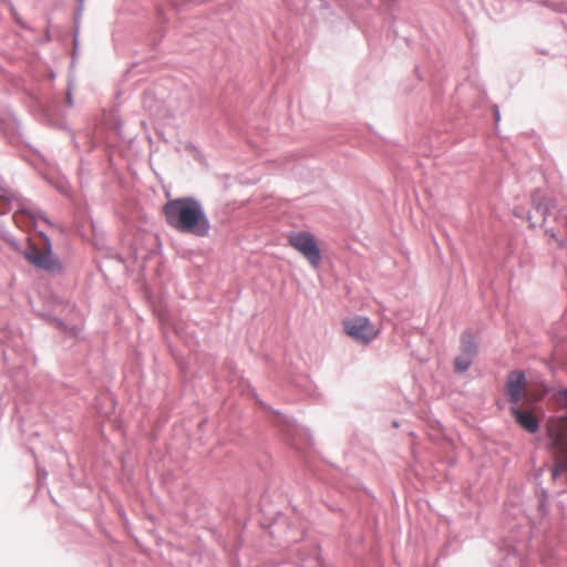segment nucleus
Instances as JSON below:
<instances>
[{
	"instance_id": "f257e3e1",
	"label": "nucleus",
	"mask_w": 567,
	"mask_h": 567,
	"mask_svg": "<svg viewBox=\"0 0 567 567\" xmlns=\"http://www.w3.org/2000/svg\"><path fill=\"white\" fill-rule=\"evenodd\" d=\"M166 224L179 233L207 237L210 221L202 203L194 197L168 200L162 208Z\"/></svg>"
},
{
	"instance_id": "f03ea898",
	"label": "nucleus",
	"mask_w": 567,
	"mask_h": 567,
	"mask_svg": "<svg viewBox=\"0 0 567 567\" xmlns=\"http://www.w3.org/2000/svg\"><path fill=\"white\" fill-rule=\"evenodd\" d=\"M546 431L555 461L553 475H564L567 478V415L549 419Z\"/></svg>"
},
{
	"instance_id": "7ed1b4c3",
	"label": "nucleus",
	"mask_w": 567,
	"mask_h": 567,
	"mask_svg": "<svg viewBox=\"0 0 567 567\" xmlns=\"http://www.w3.org/2000/svg\"><path fill=\"white\" fill-rule=\"evenodd\" d=\"M342 327L348 337L361 344H369L380 334V328L362 316L346 318Z\"/></svg>"
},
{
	"instance_id": "20e7f679",
	"label": "nucleus",
	"mask_w": 567,
	"mask_h": 567,
	"mask_svg": "<svg viewBox=\"0 0 567 567\" xmlns=\"http://www.w3.org/2000/svg\"><path fill=\"white\" fill-rule=\"evenodd\" d=\"M289 245L299 251L308 262L318 268L321 261V251L312 234L306 231L293 233L288 237Z\"/></svg>"
},
{
	"instance_id": "39448f33",
	"label": "nucleus",
	"mask_w": 567,
	"mask_h": 567,
	"mask_svg": "<svg viewBox=\"0 0 567 567\" xmlns=\"http://www.w3.org/2000/svg\"><path fill=\"white\" fill-rule=\"evenodd\" d=\"M506 394L513 405H518L520 401L522 405L529 404L542 398V395H532L527 392L525 375L520 371H513L508 374Z\"/></svg>"
},
{
	"instance_id": "423d86ee",
	"label": "nucleus",
	"mask_w": 567,
	"mask_h": 567,
	"mask_svg": "<svg viewBox=\"0 0 567 567\" xmlns=\"http://www.w3.org/2000/svg\"><path fill=\"white\" fill-rule=\"evenodd\" d=\"M511 412L518 425L528 433H536L539 429V422L529 411L522 410V406L513 405Z\"/></svg>"
},
{
	"instance_id": "0eeeda50",
	"label": "nucleus",
	"mask_w": 567,
	"mask_h": 567,
	"mask_svg": "<svg viewBox=\"0 0 567 567\" xmlns=\"http://www.w3.org/2000/svg\"><path fill=\"white\" fill-rule=\"evenodd\" d=\"M25 258L32 265L42 268V269H51L54 266V260L50 251H42L35 247H30L25 254Z\"/></svg>"
},
{
	"instance_id": "6e6552de",
	"label": "nucleus",
	"mask_w": 567,
	"mask_h": 567,
	"mask_svg": "<svg viewBox=\"0 0 567 567\" xmlns=\"http://www.w3.org/2000/svg\"><path fill=\"white\" fill-rule=\"evenodd\" d=\"M13 219L19 227L28 228L32 226V216L25 209L16 212Z\"/></svg>"
},
{
	"instance_id": "1a4fd4ad",
	"label": "nucleus",
	"mask_w": 567,
	"mask_h": 567,
	"mask_svg": "<svg viewBox=\"0 0 567 567\" xmlns=\"http://www.w3.org/2000/svg\"><path fill=\"white\" fill-rule=\"evenodd\" d=\"M462 349H463V354H466L470 358L473 357L475 347H474V343H473L470 334H464L462 337Z\"/></svg>"
},
{
	"instance_id": "9d476101",
	"label": "nucleus",
	"mask_w": 567,
	"mask_h": 567,
	"mask_svg": "<svg viewBox=\"0 0 567 567\" xmlns=\"http://www.w3.org/2000/svg\"><path fill=\"white\" fill-rule=\"evenodd\" d=\"M472 358L466 354H462L455 359V369L460 372H463L468 369L471 365Z\"/></svg>"
},
{
	"instance_id": "9b49d317",
	"label": "nucleus",
	"mask_w": 567,
	"mask_h": 567,
	"mask_svg": "<svg viewBox=\"0 0 567 567\" xmlns=\"http://www.w3.org/2000/svg\"><path fill=\"white\" fill-rule=\"evenodd\" d=\"M7 212L4 200L0 199V214H4Z\"/></svg>"
},
{
	"instance_id": "f8f14e48",
	"label": "nucleus",
	"mask_w": 567,
	"mask_h": 567,
	"mask_svg": "<svg viewBox=\"0 0 567 567\" xmlns=\"http://www.w3.org/2000/svg\"><path fill=\"white\" fill-rule=\"evenodd\" d=\"M564 398H565V401H566V404H567V390L564 392Z\"/></svg>"
}]
</instances>
